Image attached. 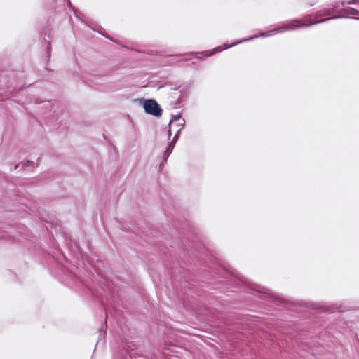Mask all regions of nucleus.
Returning <instances> with one entry per match:
<instances>
[{
	"label": "nucleus",
	"instance_id": "2eb2a0df",
	"mask_svg": "<svg viewBox=\"0 0 359 359\" xmlns=\"http://www.w3.org/2000/svg\"><path fill=\"white\" fill-rule=\"evenodd\" d=\"M18 165H16L15 166V168H15V169H17V168H18Z\"/></svg>",
	"mask_w": 359,
	"mask_h": 359
},
{
	"label": "nucleus",
	"instance_id": "423d86ee",
	"mask_svg": "<svg viewBox=\"0 0 359 359\" xmlns=\"http://www.w3.org/2000/svg\"><path fill=\"white\" fill-rule=\"evenodd\" d=\"M182 121H185V120L184 118H182V116H181L180 114H179L177 115H175V116H172V118L170 121L169 126H170L175 122H177V126H178L180 123H182Z\"/></svg>",
	"mask_w": 359,
	"mask_h": 359
},
{
	"label": "nucleus",
	"instance_id": "39448f33",
	"mask_svg": "<svg viewBox=\"0 0 359 359\" xmlns=\"http://www.w3.org/2000/svg\"><path fill=\"white\" fill-rule=\"evenodd\" d=\"M185 121H182V123H180L179 125H178V127H180L176 133V134L175 135L172 142L176 143L177 141L178 140L179 137H180V135L181 134V131L182 130V129L184 128V127L185 126Z\"/></svg>",
	"mask_w": 359,
	"mask_h": 359
},
{
	"label": "nucleus",
	"instance_id": "4468645a",
	"mask_svg": "<svg viewBox=\"0 0 359 359\" xmlns=\"http://www.w3.org/2000/svg\"><path fill=\"white\" fill-rule=\"evenodd\" d=\"M50 43H48V47L47 48V53L49 54L50 52Z\"/></svg>",
	"mask_w": 359,
	"mask_h": 359
},
{
	"label": "nucleus",
	"instance_id": "9d476101",
	"mask_svg": "<svg viewBox=\"0 0 359 359\" xmlns=\"http://www.w3.org/2000/svg\"><path fill=\"white\" fill-rule=\"evenodd\" d=\"M345 11L347 13L348 16L350 15H358L359 13V11L352 8L346 9Z\"/></svg>",
	"mask_w": 359,
	"mask_h": 359
},
{
	"label": "nucleus",
	"instance_id": "f8f14e48",
	"mask_svg": "<svg viewBox=\"0 0 359 359\" xmlns=\"http://www.w3.org/2000/svg\"><path fill=\"white\" fill-rule=\"evenodd\" d=\"M335 309H339V308L337 306H334V307L327 309V310L330 312H333Z\"/></svg>",
	"mask_w": 359,
	"mask_h": 359
},
{
	"label": "nucleus",
	"instance_id": "f257e3e1",
	"mask_svg": "<svg viewBox=\"0 0 359 359\" xmlns=\"http://www.w3.org/2000/svg\"><path fill=\"white\" fill-rule=\"evenodd\" d=\"M327 20V19H325V20ZM323 21H325V20H319L316 22H313V23H310V24H306V23L303 22L300 20H291L284 25H280L271 30L262 32L259 35H255L250 38L245 39L238 41L237 42L233 43L230 45L224 44V47L218 46L212 50H207V51L200 52V53L190 52V53H186L185 55H195L196 56V57L199 58V59L202 58L201 56L208 57L212 55L213 54H215L216 53L220 52L224 49L234 46H236L238 43H241L242 42L250 41H252L254 39H257L258 37H269V36H273L276 34L283 33V32H287V31H294L299 28L306 27H309V26H311V25H313L315 24H318V22H321Z\"/></svg>",
	"mask_w": 359,
	"mask_h": 359
},
{
	"label": "nucleus",
	"instance_id": "f03ea898",
	"mask_svg": "<svg viewBox=\"0 0 359 359\" xmlns=\"http://www.w3.org/2000/svg\"><path fill=\"white\" fill-rule=\"evenodd\" d=\"M339 8V4H337L335 3L334 5L332 8H324L323 10H320L316 13L313 15H307L304 20H300L304 23L310 24L313 22H316L319 20H325L327 19V21L332 20V19H337L338 18H341V16H332V17H327L332 14L333 12H334L336 10ZM326 22V20H325ZM324 22H321L320 23Z\"/></svg>",
	"mask_w": 359,
	"mask_h": 359
},
{
	"label": "nucleus",
	"instance_id": "1a4fd4ad",
	"mask_svg": "<svg viewBox=\"0 0 359 359\" xmlns=\"http://www.w3.org/2000/svg\"><path fill=\"white\" fill-rule=\"evenodd\" d=\"M355 1H356V0H350V1H344L341 2L336 3V4H339V7H340L341 6H345L346 5H350V4H354Z\"/></svg>",
	"mask_w": 359,
	"mask_h": 359
},
{
	"label": "nucleus",
	"instance_id": "0eeeda50",
	"mask_svg": "<svg viewBox=\"0 0 359 359\" xmlns=\"http://www.w3.org/2000/svg\"><path fill=\"white\" fill-rule=\"evenodd\" d=\"M68 1V5H69V8L72 9L74 11V13L75 14V15L78 18H81V15H82L81 13L79 11H77L76 9H74L70 2V0H67Z\"/></svg>",
	"mask_w": 359,
	"mask_h": 359
},
{
	"label": "nucleus",
	"instance_id": "7ed1b4c3",
	"mask_svg": "<svg viewBox=\"0 0 359 359\" xmlns=\"http://www.w3.org/2000/svg\"><path fill=\"white\" fill-rule=\"evenodd\" d=\"M143 108L147 114L160 117L163 114V109L159 104L154 99L145 100Z\"/></svg>",
	"mask_w": 359,
	"mask_h": 359
},
{
	"label": "nucleus",
	"instance_id": "ddd939ff",
	"mask_svg": "<svg viewBox=\"0 0 359 359\" xmlns=\"http://www.w3.org/2000/svg\"><path fill=\"white\" fill-rule=\"evenodd\" d=\"M170 127H171V126H170V128L168 130V139H170L172 135Z\"/></svg>",
	"mask_w": 359,
	"mask_h": 359
},
{
	"label": "nucleus",
	"instance_id": "9b49d317",
	"mask_svg": "<svg viewBox=\"0 0 359 359\" xmlns=\"http://www.w3.org/2000/svg\"><path fill=\"white\" fill-rule=\"evenodd\" d=\"M170 156L169 154L166 153V152H164V154H163V161L161 162V165L164 163V162H166L167 160H168V156Z\"/></svg>",
	"mask_w": 359,
	"mask_h": 359
},
{
	"label": "nucleus",
	"instance_id": "6e6552de",
	"mask_svg": "<svg viewBox=\"0 0 359 359\" xmlns=\"http://www.w3.org/2000/svg\"><path fill=\"white\" fill-rule=\"evenodd\" d=\"M175 143L171 141V142L168 144V147H167L166 150L165 151V152H166V153H168V154H170L172 153V150H173L174 147H175Z\"/></svg>",
	"mask_w": 359,
	"mask_h": 359
},
{
	"label": "nucleus",
	"instance_id": "20e7f679",
	"mask_svg": "<svg viewBox=\"0 0 359 359\" xmlns=\"http://www.w3.org/2000/svg\"><path fill=\"white\" fill-rule=\"evenodd\" d=\"M248 292H250L252 294L257 295L259 293H264L263 292V288L257 285L254 283H248Z\"/></svg>",
	"mask_w": 359,
	"mask_h": 359
}]
</instances>
